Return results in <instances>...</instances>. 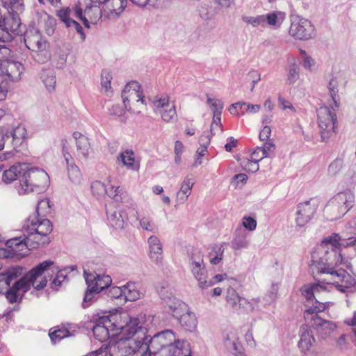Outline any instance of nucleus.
I'll return each instance as SVG.
<instances>
[{
  "mask_svg": "<svg viewBox=\"0 0 356 356\" xmlns=\"http://www.w3.org/2000/svg\"><path fill=\"white\" fill-rule=\"evenodd\" d=\"M257 225V220L250 216H244L242 218V225L250 232L255 230Z\"/></svg>",
  "mask_w": 356,
  "mask_h": 356,
  "instance_id": "4d7b16f0",
  "label": "nucleus"
},
{
  "mask_svg": "<svg viewBox=\"0 0 356 356\" xmlns=\"http://www.w3.org/2000/svg\"><path fill=\"white\" fill-rule=\"evenodd\" d=\"M141 326L144 327V336L138 339V343L134 337L131 342V350L129 356H189L191 348L186 340L177 339L171 330H165L154 334L150 339L148 330L152 322L151 316L140 314L138 315Z\"/></svg>",
  "mask_w": 356,
  "mask_h": 356,
  "instance_id": "f03ea898",
  "label": "nucleus"
},
{
  "mask_svg": "<svg viewBox=\"0 0 356 356\" xmlns=\"http://www.w3.org/2000/svg\"><path fill=\"white\" fill-rule=\"evenodd\" d=\"M191 268L193 276L202 289H206L213 285L211 280H208L207 273L202 255L199 254L197 258L192 257Z\"/></svg>",
  "mask_w": 356,
  "mask_h": 356,
  "instance_id": "2eb2a0df",
  "label": "nucleus"
},
{
  "mask_svg": "<svg viewBox=\"0 0 356 356\" xmlns=\"http://www.w3.org/2000/svg\"><path fill=\"white\" fill-rule=\"evenodd\" d=\"M127 207L122 209L110 204L106 208L107 220L109 225L115 229H122L125 220L130 219L131 213Z\"/></svg>",
  "mask_w": 356,
  "mask_h": 356,
  "instance_id": "a211bd4d",
  "label": "nucleus"
},
{
  "mask_svg": "<svg viewBox=\"0 0 356 356\" xmlns=\"http://www.w3.org/2000/svg\"><path fill=\"white\" fill-rule=\"evenodd\" d=\"M355 195L351 191L338 193L327 202L325 207L330 214V220H336L344 216L355 204Z\"/></svg>",
  "mask_w": 356,
  "mask_h": 356,
  "instance_id": "0eeeda50",
  "label": "nucleus"
},
{
  "mask_svg": "<svg viewBox=\"0 0 356 356\" xmlns=\"http://www.w3.org/2000/svg\"><path fill=\"white\" fill-rule=\"evenodd\" d=\"M116 162L129 170L138 171L140 168V161L132 149H127L120 152Z\"/></svg>",
  "mask_w": 356,
  "mask_h": 356,
  "instance_id": "393cba45",
  "label": "nucleus"
},
{
  "mask_svg": "<svg viewBox=\"0 0 356 356\" xmlns=\"http://www.w3.org/2000/svg\"><path fill=\"white\" fill-rule=\"evenodd\" d=\"M3 6L8 10L11 18L10 19V31L17 32L21 23L19 15L21 14L24 10V3L22 0H1Z\"/></svg>",
  "mask_w": 356,
  "mask_h": 356,
  "instance_id": "f3484780",
  "label": "nucleus"
},
{
  "mask_svg": "<svg viewBox=\"0 0 356 356\" xmlns=\"http://www.w3.org/2000/svg\"><path fill=\"white\" fill-rule=\"evenodd\" d=\"M177 319L178 320L181 327L186 331L194 332L197 326V319L195 314L193 312L189 307L187 308V311L181 313Z\"/></svg>",
  "mask_w": 356,
  "mask_h": 356,
  "instance_id": "7c9ffc66",
  "label": "nucleus"
},
{
  "mask_svg": "<svg viewBox=\"0 0 356 356\" xmlns=\"http://www.w3.org/2000/svg\"><path fill=\"white\" fill-rule=\"evenodd\" d=\"M225 248L222 244H214L211 247L208 253L209 261L211 264H218L223 258Z\"/></svg>",
  "mask_w": 356,
  "mask_h": 356,
  "instance_id": "58836bf2",
  "label": "nucleus"
},
{
  "mask_svg": "<svg viewBox=\"0 0 356 356\" xmlns=\"http://www.w3.org/2000/svg\"><path fill=\"white\" fill-rule=\"evenodd\" d=\"M84 277L87 286L99 293L108 288L112 283V279L109 275L88 273L86 270H84Z\"/></svg>",
  "mask_w": 356,
  "mask_h": 356,
  "instance_id": "5701e85b",
  "label": "nucleus"
},
{
  "mask_svg": "<svg viewBox=\"0 0 356 356\" xmlns=\"http://www.w3.org/2000/svg\"><path fill=\"white\" fill-rule=\"evenodd\" d=\"M124 285L122 286H113L108 291V296L112 298H120L124 297Z\"/></svg>",
  "mask_w": 356,
  "mask_h": 356,
  "instance_id": "680f3d73",
  "label": "nucleus"
},
{
  "mask_svg": "<svg viewBox=\"0 0 356 356\" xmlns=\"http://www.w3.org/2000/svg\"><path fill=\"white\" fill-rule=\"evenodd\" d=\"M148 102L154 114L159 115L163 122L170 123L177 118L176 106L168 94L151 96Z\"/></svg>",
  "mask_w": 356,
  "mask_h": 356,
  "instance_id": "6e6552de",
  "label": "nucleus"
},
{
  "mask_svg": "<svg viewBox=\"0 0 356 356\" xmlns=\"http://www.w3.org/2000/svg\"><path fill=\"white\" fill-rule=\"evenodd\" d=\"M75 16L81 19L86 28H90V22L95 23L102 16V10L97 6H88L83 11L81 8L76 5L74 8Z\"/></svg>",
  "mask_w": 356,
  "mask_h": 356,
  "instance_id": "4be33fe9",
  "label": "nucleus"
},
{
  "mask_svg": "<svg viewBox=\"0 0 356 356\" xmlns=\"http://www.w3.org/2000/svg\"><path fill=\"white\" fill-rule=\"evenodd\" d=\"M241 19L247 26L253 29L262 30L269 27L275 30L281 26L285 19V14L283 12L275 10L262 15H243Z\"/></svg>",
  "mask_w": 356,
  "mask_h": 356,
  "instance_id": "423d86ee",
  "label": "nucleus"
},
{
  "mask_svg": "<svg viewBox=\"0 0 356 356\" xmlns=\"http://www.w3.org/2000/svg\"><path fill=\"white\" fill-rule=\"evenodd\" d=\"M207 103L209 104L210 108L213 111V117L221 116L223 108V103L221 100L208 97Z\"/></svg>",
  "mask_w": 356,
  "mask_h": 356,
  "instance_id": "49530a36",
  "label": "nucleus"
},
{
  "mask_svg": "<svg viewBox=\"0 0 356 356\" xmlns=\"http://www.w3.org/2000/svg\"><path fill=\"white\" fill-rule=\"evenodd\" d=\"M20 274L21 269L19 268H9L3 273H0V293L7 290L11 282L16 280Z\"/></svg>",
  "mask_w": 356,
  "mask_h": 356,
  "instance_id": "72a5a7b5",
  "label": "nucleus"
},
{
  "mask_svg": "<svg viewBox=\"0 0 356 356\" xmlns=\"http://www.w3.org/2000/svg\"><path fill=\"white\" fill-rule=\"evenodd\" d=\"M300 339L298 347L305 355L309 353L316 343L312 330L307 325H302L299 332Z\"/></svg>",
  "mask_w": 356,
  "mask_h": 356,
  "instance_id": "b1692460",
  "label": "nucleus"
},
{
  "mask_svg": "<svg viewBox=\"0 0 356 356\" xmlns=\"http://www.w3.org/2000/svg\"><path fill=\"white\" fill-rule=\"evenodd\" d=\"M339 81L337 78L334 77L332 78L328 83V90L330 91V94L331 96V98L333 101V104L334 105V107L336 108H338L339 107Z\"/></svg>",
  "mask_w": 356,
  "mask_h": 356,
  "instance_id": "a19ab883",
  "label": "nucleus"
},
{
  "mask_svg": "<svg viewBox=\"0 0 356 356\" xmlns=\"http://www.w3.org/2000/svg\"><path fill=\"white\" fill-rule=\"evenodd\" d=\"M128 211L131 213L130 220H138L140 227L143 230L154 233L157 232L158 227L152 218L149 216L139 218L138 211L134 208H129Z\"/></svg>",
  "mask_w": 356,
  "mask_h": 356,
  "instance_id": "2f4dec72",
  "label": "nucleus"
},
{
  "mask_svg": "<svg viewBox=\"0 0 356 356\" xmlns=\"http://www.w3.org/2000/svg\"><path fill=\"white\" fill-rule=\"evenodd\" d=\"M300 78V70L297 65L293 63L286 69V83L293 85Z\"/></svg>",
  "mask_w": 356,
  "mask_h": 356,
  "instance_id": "79ce46f5",
  "label": "nucleus"
},
{
  "mask_svg": "<svg viewBox=\"0 0 356 356\" xmlns=\"http://www.w3.org/2000/svg\"><path fill=\"white\" fill-rule=\"evenodd\" d=\"M207 152V149H206L205 147H199L197 149L193 165L197 166L202 163V157L205 155Z\"/></svg>",
  "mask_w": 356,
  "mask_h": 356,
  "instance_id": "e2e57ef3",
  "label": "nucleus"
},
{
  "mask_svg": "<svg viewBox=\"0 0 356 356\" xmlns=\"http://www.w3.org/2000/svg\"><path fill=\"white\" fill-rule=\"evenodd\" d=\"M263 156L270 157L274 152V144L272 143H266L261 147Z\"/></svg>",
  "mask_w": 356,
  "mask_h": 356,
  "instance_id": "0e129e2a",
  "label": "nucleus"
},
{
  "mask_svg": "<svg viewBox=\"0 0 356 356\" xmlns=\"http://www.w3.org/2000/svg\"><path fill=\"white\" fill-rule=\"evenodd\" d=\"M227 303L235 310H239L241 309L242 305V300L243 298L238 296L237 292L233 289H230L227 290V298H226Z\"/></svg>",
  "mask_w": 356,
  "mask_h": 356,
  "instance_id": "ea45409f",
  "label": "nucleus"
},
{
  "mask_svg": "<svg viewBox=\"0 0 356 356\" xmlns=\"http://www.w3.org/2000/svg\"><path fill=\"white\" fill-rule=\"evenodd\" d=\"M277 102L279 107L282 110L289 109L293 113L296 112V110L292 104L289 100L284 98L282 95H278Z\"/></svg>",
  "mask_w": 356,
  "mask_h": 356,
  "instance_id": "bf43d9fd",
  "label": "nucleus"
},
{
  "mask_svg": "<svg viewBox=\"0 0 356 356\" xmlns=\"http://www.w3.org/2000/svg\"><path fill=\"white\" fill-rule=\"evenodd\" d=\"M63 154L67 164L69 179L75 184H81L82 180L81 171L79 167L74 164V160L68 152L65 144L63 145Z\"/></svg>",
  "mask_w": 356,
  "mask_h": 356,
  "instance_id": "bb28decb",
  "label": "nucleus"
},
{
  "mask_svg": "<svg viewBox=\"0 0 356 356\" xmlns=\"http://www.w3.org/2000/svg\"><path fill=\"white\" fill-rule=\"evenodd\" d=\"M41 79L47 90L51 91L54 89L56 77L52 72L44 71L41 75Z\"/></svg>",
  "mask_w": 356,
  "mask_h": 356,
  "instance_id": "37998d69",
  "label": "nucleus"
},
{
  "mask_svg": "<svg viewBox=\"0 0 356 356\" xmlns=\"http://www.w3.org/2000/svg\"><path fill=\"white\" fill-rule=\"evenodd\" d=\"M164 306L168 312L170 313L175 318H177L181 313L187 311L188 305L175 296L167 300Z\"/></svg>",
  "mask_w": 356,
  "mask_h": 356,
  "instance_id": "473e14b6",
  "label": "nucleus"
},
{
  "mask_svg": "<svg viewBox=\"0 0 356 356\" xmlns=\"http://www.w3.org/2000/svg\"><path fill=\"white\" fill-rule=\"evenodd\" d=\"M241 165L245 170L250 172H255L259 169V163L252 159L243 160Z\"/></svg>",
  "mask_w": 356,
  "mask_h": 356,
  "instance_id": "5fc2aeb1",
  "label": "nucleus"
},
{
  "mask_svg": "<svg viewBox=\"0 0 356 356\" xmlns=\"http://www.w3.org/2000/svg\"><path fill=\"white\" fill-rule=\"evenodd\" d=\"M317 209L314 200H307L300 203L297 207L295 219L297 227H304L312 218Z\"/></svg>",
  "mask_w": 356,
  "mask_h": 356,
  "instance_id": "dca6fc26",
  "label": "nucleus"
},
{
  "mask_svg": "<svg viewBox=\"0 0 356 356\" xmlns=\"http://www.w3.org/2000/svg\"><path fill=\"white\" fill-rule=\"evenodd\" d=\"M261 109V106L259 104H251L247 103L245 112L248 113H257Z\"/></svg>",
  "mask_w": 356,
  "mask_h": 356,
  "instance_id": "774afa93",
  "label": "nucleus"
},
{
  "mask_svg": "<svg viewBox=\"0 0 356 356\" xmlns=\"http://www.w3.org/2000/svg\"><path fill=\"white\" fill-rule=\"evenodd\" d=\"M240 339L241 334L238 330H226L222 334V344L227 352L234 356H248Z\"/></svg>",
  "mask_w": 356,
  "mask_h": 356,
  "instance_id": "ddd939ff",
  "label": "nucleus"
},
{
  "mask_svg": "<svg viewBox=\"0 0 356 356\" xmlns=\"http://www.w3.org/2000/svg\"><path fill=\"white\" fill-rule=\"evenodd\" d=\"M122 98L125 108L130 113L138 114L144 104V95L140 85L137 81L128 83L122 92Z\"/></svg>",
  "mask_w": 356,
  "mask_h": 356,
  "instance_id": "1a4fd4ad",
  "label": "nucleus"
},
{
  "mask_svg": "<svg viewBox=\"0 0 356 356\" xmlns=\"http://www.w3.org/2000/svg\"><path fill=\"white\" fill-rule=\"evenodd\" d=\"M5 22L6 28L7 30H5L0 27V49L6 48V43L12 40V36L10 33L8 32V30L10 31V19H6Z\"/></svg>",
  "mask_w": 356,
  "mask_h": 356,
  "instance_id": "c03bdc74",
  "label": "nucleus"
},
{
  "mask_svg": "<svg viewBox=\"0 0 356 356\" xmlns=\"http://www.w3.org/2000/svg\"><path fill=\"white\" fill-rule=\"evenodd\" d=\"M318 124L321 130V138L327 140L332 133L334 132L337 122L336 110L333 106H321L317 110Z\"/></svg>",
  "mask_w": 356,
  "mask_h": 356,
  "instance_id": "9b49d317",
  "label": "nucleus"
},
{
  "mask_svg": "<svg viewBox=\"0 0 356 356\" xmlns=\"http://www.w3.org/2000/svg\"><path fill=\"white\" fill-rule=\"evenodd\" d=\"M195 181L191 177H186L180 185L179 190L177 192L175 201L178 204L185 203L192 192Z\"/></svg>",
  "mask_w": 356,
  "mask_h": 356,
  "instance_id": "c756f323",
  "label": "nucleus"
},
{
  "mask_svg": "<svg viewBox=\"0 0 356 356\" xmlns=\"http://www.w3.org/2000/svg\"><path fill=\"white\" fill-rule=\"evenodd\" d=\"M50 213V200L48 198L40 200L36 207V214L29 216L23 225V236L7 241L14 253L23 254L24 250L49 243L48 235L52 232L53 225L49 220L43 217Z\"/></svg>",
  "mask_w": 356,
  "mask_h": 356,
  "instance_id": "7ed1b4c3",
  "label": "nucleus"
},
{
  "mask_svg": "<svg viewBox=\"0 0 356 356\" xmlns=\"http://www.w3.org/2000/svg\"><path fill=\"white\" fill-rule=\"evenodd\" d=\"M302 66L305 69L312 72L316 69V60L308 55L305 50H300Z\"/></svg>",
  "mask_w": 356,
  "mask_h": 356,
  "instance_id": "de8ad7c7",
  "label": "nucleus"
},
{
  "mask_svg": "<svg viewBox=\"0 0 356 356\" xmlns=\"http://www.w3.org/2000/svg\"><path fill=\"white\" fill-rule=\"evenodd\" d=\"M248 180V176L245 174L240 173L234 176L232 180V184L235 187H239L246 183Z\"/></svg>",
  "mask_w": 356,
  "mask_h": 356,
  "instance_id": "052dcab7",
  "label": "nucleus"
},
{
  "mask_svg": "<svg viewBox=\"0 0 356 356\" xmlns=\"http://www.w3.org/2000/svg\"><path fill=\"white\" fill-rule=\"evenodd\" d=\"M156 291L160 298L163 300V302L167 300L175 297L174 287L166 281H162L157 284Z\"/></svg>",
  "mask_w": 356,
  "mask_h": 356,
  "instance_id": "4c0bfd02",
  "label": "nucleus"
},
{
  "mask_svg": "<svg viewBox=\"0 0 356 356\" xmlns=\"http://www.w3.org/2000/svg\"><path fill=\"white\" fill-rule=\"evenodd\" d=\"M124 300L126 301H136L143 296L138 286L134 282H128L124 285Z\"/></svg>",
  "mask_w": 356,
  "mask_h": 356,
  "instance_id": "e433bc0d",
  "label": "nucleus"
},
{
  "mask_svg": "<svg viewBox=\"0 0 356 356\" xmlns=\"http://www.w3.org/2000/svg\"><path fill=\"white\" fill-rule=\"evenodd\" d=\"M24 42L26 47L33 52V57L35 60L44 63L48 59L47 43L37 30L26 31Z\"/></svg>",
  "mask_w": 356,
  "mask_h": 356,
  "instance_id": "9d476101",
  "label": "nucleus"
},
{
  "mask_svg": "<svg viewBox=\"0 0 356 356\" xmlns=\"http://www.w3.org/2000/svg\"><path fill=\"white\" fill-rule=\"evenodd\" d=\"M69 269L76 270V266L65 268L58 270L51 261H44L27 273L24 277L16 281L13 286L8 289L5 293L6 298L10 303H15L19 296H22L31 286L37 290L44 289L47 283V275L56 273V277L52 281V284L59 286L67 277L66 271Z\"/></svg>",
  "mask_w": 356,
  "mask_h": 356,
  "instance_id": "20e7f679",
  "label": "nucleus"
},
{
  "mask_svg": "<svg viewBox=\"0 0 356 356\" xmlns=\"http://www.w3.org/2000/svg\"><path fill=\"white\" fill-rule=\"evenodd\" d=\"M70 13L71 10L69 8L62 9L58 12V17L67 27L74 29L81 35V40H84L86 35L83 33V28L78 22L70 17Z\"/></svg>",
  "mask_w": 356,
  "mask_h": 356,
  "instance_id": "f704fd0d",
  "label": "nucleus"
},
{
  "mask_svg": "<svg viewBox=\"0 0 356 356\" xmlns=\"http://www.w3.org/2000/svg\"><path fill=\"white\" fill-rule=\"evenodd\" d=\"M8 240H7L5 243V245L7 247V249H5L3 248H1L0 247V258L1 257H14V256H17V257H24L25 255L27 254V252H28V250H24V254H17V253H14V252L11 250V248H10L8 245H7V241Z\"/></svg>",
  "mask_w": 356,
  "mask_h": 356,
  "instance_id": "6e6d98bb",
  "label": "nucleus"
},
{
  "mask_svg": "<svg viewBox=\"0 0 356 356\" xmlns=\"http://www.w3.org/2000/svg\"><path fill=\"white\" fill-rule=\"evenodd\" d=\"M315 28L307 19L296 15L291 18L289 34L296 40H307L314 35Z\"/></svg>",
  "mask_w": 356,
  "mask_h": 356,
  "instance_id": "f8f14e48",
  "label": "nucleus"
},
{
  "mask_svg": "<svg viewBox=\"0 0 356 356\" xmlns=\"http://www.w3.org/2000/svg\"><path fill=\"white\" fill-rule=\"evenodd\" d=\"M242 303L241 305H242L241 309H245L248 312H252L254 311L259 307V298H252L250 300L245 299L243 298V300H241Z\"/></svg>",
  "mask_w": 356,
  "mask_h": 356,
  "instance_id": "3c124183",
  "label": "nucleus"
},
{
  "mask_svg": "<svg viewBox=\"0 0 356 356\" xmlns=\"http://www.w3.org/2000/svg\"><path fill=\"white\" fill-rule=\"evenodd\" d=\"M98 293H99L98 291L88 286L83 298V307L85 308L88 307L96 298Z\"/></svg>",
  "mask_w": 356,
  "mask_h": 356,
  "instance_id": "8fccbe9b",
  "label": "nucleus"
},
{
  "mask_svg": "<svg viewBox=\"0 0 356 356\" xmlns=\"http://www.w3.org/2000/svg\"><path fill=\"white\" fill-rule=\"evenodd\" d=\"M26 170V163H19L11 166L9 169L5 170L2 175V181L5 184H10L15 180L18 179L21 184V178Z\"/></svg>",
  "mask_w": 356,
  "mask_h": 356,
  "instance_id": "c85d7f7f",
  "label": "nucleus"
},
{
  "mask_svg": "<svg viewBox=\"0 0 356 356\" xmlns=\"http://www.w3.org/2000/svg\"><path fill=\"white\" fill-rule=\"evenodd\" d=\"M113 77L111 74L104 70H102L101 74V86L102 90H103L105 92H112L111 88V80Z\"/></svg>",
  "mask_w": 356,
  "mask_h": 356,
  "instance_id": "a18cd8bd",
  "label": "nucleus"
},
{
  "mask_svg": "<svg viewBox=\"0 0 356 356\" xmlns=\"http://www.w3.org/2000/svg\"><path fill=\"white\" fill-rule=\"evenodd\" d=\"M90 189L93 195L97 198L103 197L105 195H107L109 197L116 201H119L121 199L119 186L111 184L106 185L100 181H95L92 182Z\"/></svg>",
  "mask_w": 356,
  "mask_h": 356,
  "instance_id": "6ab92c4d",
  "label": "nucleus"
},
{
  "mask_svg": "<svg viewBox=\"0 0 356 356\" xmlns=\"http://www.w3.org/2000/svg\"><path fill=\"white\" fill-rule=\"evenodd\" d=\"M73 137L76 140V156L80 159H88L92 153V147L88 137L80 132H74Z\"/></svg>",
  "mask_w": 356,
  "mask_h": 356,
  "instance_id": "a878e982",
  "label": "nucleus"
},
{
  "mask_svg": "<svg viewBox=\"0 0 356 356\" xmlns=\"http://www.w3.org/2000/svg\"><path fill=\"white\" fill-rule=\"evenodd\" d=\"M1 133L3 137L10 140L14 147L22 145L26 137V130L25 126L21 123L13 125L12 127H1Z\"/></svg>",
  "mask_w": 356,
  "mask_h": 356,
  "instance_id": "412c9836",
  "label": "nucleus"
},
{
  "mask_svg": "<svg viewBox=\"0 0 356 356\" xmlns=\"http://www.w3.org/2000/svg\"><path fill=\"white\" fill-rule=\"evenodd\" d=\"M271 134V129L268 126H265L259 134V138L261 140H268Z\"/></svg>",
  "mask_w": 356,
  "mask_h": 356,
  "instance_id": "338daca9",
  "label": "nucleus"
},
{
  "mask_svg": "<svg viewBox=\"0 0 356 356\" xmlns=\"http://www.w3.org/2000/svg\"><path fill=\"white\" fill-rule=\"evenodd\" d=\"M24 68L19 62L3 60H0V76L5 80L17 82L22 79Z\"/></svg>",
  "mask_w": 356,
  "mask_h": 356,
  "instance_id": "4468645a",
  "label": "nucleus"
},
{
  "mask_svg": "<svg viewBox=\"0 0 356 356\" xmlns=\"http://www.w3.org/2000/svg\"><path fill=\"white\" fill-rule=\"evenodd\" d=\"M69 331L66 329H58L54 332H50L49 335L54 343L59 341L60 339L68 336Z\"/></svg>",
  "mask_w": 356,
  "mask_h": 356,
  "instance_id": "864d4df0",
  "label": "nucleus"
},
{
  "mask_svg": "<svg viewBox=\"0 0 356 356\" xmlns=\"http://www.w3.org/2000/svg\"><path fill=\"white\" fill-rule=\"evenodd\" d=\"M149 257L156 264H161L163 259V245L160 239L154 235L147 239Z\"/></svg>",
  "mask_w": 356,
  "mask_h": 356,
  "instance_id": "cd10ccee",
  "label": "nucleus"
},
{
  "mask_svg": "<svg viewBox=\"0 0 356 356\" xmlns=\"http://www.w3.org/2000/svg\"><path fill=\"white\" fill-rule=\"evenodd\" d=\"M279 290V286L276 283H273L267 293H266L265 298L266 299V301L270 304L273 302L277 297V293Z\"/></svg>",
  "mask_w": 356,
  "mask_h": 356,
  "instance_id": "603ef678",
  "label": "nucleus"
},
{
  "mask_svg": "<svg viewBox=\"0 0 356 356\" xmlns=\"http://www.w3.org/2000/svg\"><path fill=\"white\" fill-rule=\"evenodd\" d=\"M104 4V12L111 19L118 18L127 6V0H91Z\"/></svg>",
  "mask_w": 356,
  "mask_h": 356,
  "instance_id": "aec40b11",
  "label": "nucleus"
},
{
  "mask_svg": "<svg viewBox=\"0 0 356 356\" xmlns=\"http://www.w3.org/2000/svg\"><path fill=\"white\" fill-rule=\"evenodd\" d=\"M338 234H332L325 237L318 248V251L312 254L311 266L318 273L327 275L321 284H305L301 288V293L307 301L315 300V305L307 307L304 312V318L316 330L318 336L325 339L337 328V325L331 321L322 318L318 313L325 311L332 305L331 302H321L320 294L326 292L327 286L335 288L341 293H349L356 285V277L342 268L335 269L337 264H344L350 268L351 265L342 258Z\"/></svg>",
  "mask_w": 356,
  "mask_h": 356,
  "instance_id": "f257e3e1",
  "label": "nucleus"
},
{
  "mask_svg": "<svg viewBox=\"0 0 356 356\" xmlns=\"http://www.w3.org/2000/svg\"><path fill=\"white\" fill-rule=\"evenodd\" d=\"M210 131L214 135L222 131V125L221 123V116L213 117V121L211 125Z\"/></svg>",
  "mask_w": 356,
  "mask_h": 356,
  "instance_id": "13d9d810",
  "label": "nucleus"
},
{
  "mask_svg": "<svg viewBox=\"0 0 356 356\" xmlns=\"http://www.w3.org/2000/svg\"><path fill=\"white\" fill-rule=\"evenodd\" d=\"M343 161L341 159L337 158L328 165L327 172L330 176H336L342 169Z\"/></svg>",
  "mask_w": 356,
  "mask_h": 356,
  "instance_id": "09e8293b",
  "label": "nucleus"
},
{
  "mask_svg": "<svg viewBox=\"0 0 356 356\" xmlns=\"http://www.w3.org/2000/svg\"><path fill=\"white\" fill-rule=\"evenodd\" d=\"M266 156H263L261 147H257L251 154L250 159L255 161L257 162H259Z\"/></svg>",
  "mask_w": 356,
  "mask_h": 356,
  "instance_id": "69168bd1",
  "label": "nucleus"
},
{
  "mask_svg": "<svg viewBox=\"0 0 356 356\" xmlns=\"http://www.w3.org/2000/svg\"><path fill=\"white\" fill-rule=\"evenodd\" d=\"M247 236L248 234L245 230L242 228H237L232 241V248L236 250L247 248L249 245V241Z\"/></svg>",
  "mask_w": 356,
  "mask_h": 356,
  "instance_id": "c9c22d12",
  "label": "nucleus"
},
{
  "mask_svg": "<svg viewBox=\"0 0 356 356\" xmlns=\"http://www.w3.org/2000/svg\"><path fill=\"white\" fill-rule=\"evenodd\" d=\"M49 182L48 174L42 169L30 168L26 164V170L21 178V184L17 189L19 195L31 192L40 193L44 190Z\"/></svg>",
  "mask_w": 356,
  "mask_h": 356,
  "instance_id": "39448f33",
  "label": "nucleus"
}]
</instances>
